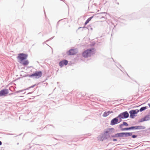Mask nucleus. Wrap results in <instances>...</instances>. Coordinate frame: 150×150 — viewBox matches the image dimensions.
<instances>
[{"label":"nucleus","instance_id":"nucleus-1","mask_svg":"<svg viewBox=\"0 0 150 150\" xmlns=\"http://www.w3.org/2000/svg\"><path fill=\"white\" fill-rule=\"evenodd\" d=\"M28 55L24 53H20L18 54L17 58L20 61V63L23 65H27L29 62L28 60H24L26 59Z\"/></svg>","mask_w":150,"mask_h":150},{"label":"nucleus","instance_id":"nucleus-2","mask_svg":"<svg viewBox=\"0 0 150 150\" xmlns=\"http://www.w3.org/2000/svg\"><path fill=\"white\" fill-rule=\"evenodd\" d=\"M95 49L94 48L88 49L83 52L82 55L84 57H88L91 56L92 54H95Z\"/></svg>","mask_w":150,"mask_h":150},{"label":"nucleus","instance_id":"nucleus-3","mask_svg":"<svg viewBox=\"0 0 150 150\" xmlns=\"http://www.w3.org/2000/svg\"><path fill=\"white\" fill-rule=\"evenodd\" d=\"M42 72L41 71H36L33 74L30 75V77H34L35 79H39L42 76Z\"/></svg>","mask_w":150,"mask_h":150},{"label":"nucleus","instance_id":"nucleus-4","mask_svg":"<svg viewBox=\"0 0 150 150\" xmlns=\"http://www.w3.org/2000/svg\"><path fill=\"white\" fill-rule=\"evenodd\" d=\"M128 116V113L127 112H125L120 114L117 118L120 117V119H123L127 118Z\"/></svg>","mask_w":150,"mask_h":150},{"label":"nucleus","instance_id":"nucleus-5","mask_svg":"<svg viewBox=\"0 0 150 150\" xmlns=\"http://www.w3.org/2000/svg\"><path fill=\"white\" fill-rule=\"evenodd\" d=\"M77 52V50L76 49H72L70 50L67 52V54L68 55H73L76 54Z\"/></svg>","mask_w":150,"mask_h":150},{"label":"nucleus","instance_id":"nucleus-6","mask_svg":"<svg viewBox=\"0 0 150 150\" xmlns=\"http://www.w3.org/2000/svg\"><path fill=\"white\" fill-rule=\"evenodd\" d=\"M8 93V90L7 89H4L1 90L0 91V96H5Z\"/></svg>","mask_w":150,"mask_h":150},{"label":"nucleus","instance_id":"nucleus-7","mask_svg":"<svg viewBox=\"0 0 150 150\" xmlns=\"http://www.w3.org/2000/svg\"><path fill=\"white\" fill-rule=\"evenodd\" d=\"M68 61L67 60H63L61 61L59 63V65L61 67H62L64 65H66L68 64Z\"/></svg>","mask_w":150,"mask_h":150},{"label":"nucleus","instance_id":"nucleus-8","mask_svg":"<svg viewBox=\"0 0 150 150\" xmlns=\"http://www.w3.org/2000/svg\"><path fill=\"white\" fill-rule=\"evenodd\" d=\"M118 120L117 118L113 119L111 121L110 124L112 125H114L118 123Z\"/></svg>","mask_w":150,"mask_h":150},{"label":"nucleus","instance_id":"nucleus-9","mask_svg":"<svg viewBox=\"0 0 150 150\" xmlns=\"http://www.w3.org/2000/svg\"><path fill=\"white\" fill-rule=\"evenodd\" d=\"M123 132L118 133L115 134L114 136H112L113 137H123Z\"/></svg>","mask_w":150,"mask_h":150},{"label":"nucleus","instance_id":"nucleus-10","mask_svg":"<svg viewBox=\"0 0 150 150\" xmlns=\"http://www.w3.org/2000/svg\"><path fill=\"white\" fill-rule=\"evenodd\" d=\"M150 120V118L149 115L146 116L144 117L141 119L140 122H142L144 121L149 120Z\"/></svg>","mask_w":150,"mask_h":150},{"label":"nucleus","instance_id":"nucleus-11","mask_svg":"<svg viewBox=\"0 0 150 150\" xmlns=\"http://www.w3.org/2000/svg\"><path fill=\"white\" fill-rule=\"evenodd\" d=\"M114 130V129L113 128H108L104 132V134H107V133H109V134H110L112 133L111 130Z\"/></svg>","mask_w":150,"mask_h":150},{"label":"nucleus","instance_id":"nucleus-12","mask_svg":"<svg viewBox=\"0 0 150 150\" xmlns=\"http://www.w3.org/2000/svg\"><path fill=\"white\" fill-rule=\"evenodd\" d=\"M113 113V112L112 111H108L107 112H105L103 114V116L105 117L109 115L110 113Z\"/></svg>","mask_w":150,"mask_h":150},{"label":"nucleus","instance_id":"nucleus-13","mask_svg":"<svg viewBox=\"0 0 150 150\" xmlns=\"http://www.w3.org/2000/svg\"><path fill=\"white\" fill-rule=\"evenodd\" d=\"M131 129H143V127L142 126H136L135 127H131Z\"/></svg>","mask_w":150,"mask_h":150},{"label":"nucleus","instance_id":"nucleus-14","mask_svg":"<svg viewBox=\"0 0 150 150\" xmlns=\"http://www.w3.org/2000/svg\"><path fill=\"white\" fill-rule=\"evenodd\" d=\"M132 135V133L131 132H123V136L125 137H128L131 136Z\"/></svg>","mask_w":150,"mask_h":150},{"label":"nucleus","instance_id":"nucleus-15","mask_svg":"<svg viewBox=\"0 0 150 150\" xmlns=\"http://www.w3.org/2000/svg\"><path fill=\"white\" fill-rule=\"evenodd\" d=\"M139 110H138L137 111V112L135 110H132L130 111L129 113H131L132 114L134 115H135V114L139 112Z\"/></svg>","mask_w":150,"mask_h":150},{"label":"nucleus","instance_id":"nucleus-16","mask_svg":"<svg viewBox=\"0 0 150 150\" xmlns=\"http://www.w3.org/2000/svg\"><path fill=\"white\" fill-rule=\"evenodd\" d=\"M93 16L92 17H91L89 18L86 21L85 24V25H86L89 22V21H90L91 19L93 18Z\"/></svg>","mask_w":150,"mask_h":150},{"label":"nucleus","instance_id":"nucleus-17","mask_svg":"<svg viewBox=\"0 0 150 150\" xmlns=\"http://www.w3.org/2000/svg\"><path fill=\"white\" fill-rule=\"evenodd\" d=\"M123 125H125L126 126H128V124L125 122H123V123L122 124H121V125H120V128H121L122 126Z\"/></svg>","mask_w":150,"mask_h":150},{"label":"nucleus","instance_id":"nucleus-18","mask_svg":"<svg viewBox=\"0 0 150 150\" xmlns=\"http://www.w3.org/2000/svg\"><path fill=\"white\" fill-rule=\"evenodd\" d=\"M147 108V107L146 106V107H142V108H141L139 110L140 112H142L145 110H146V109Z\"/></svg>","mask_w":150,"mask_h":150},{"label":"nucleus","instance_id":"nucleus-19","mask_svg":"<svg viewBox=\"0 0 150 150\" xmlns=\"http://www.w3.org/2000/svg\"><path fill=\"white\" fill-rule=\"evenodd\" d=\"M129 129H131V127H128V128H123L121 129V130H127Z\"/></svg>","mask_w":150,"mask_h":150},{"label":"nucleus","instance_id":"nucleus-20","mask_svg":"<svg viewBox=\"0 0 150 150\" xmlns=\"http://www.w3.org/2000/svg\"><path fill=\"white\" fill-rule=\"evenodd\" d=\"M130 114V117L132 118H134L135 115H134L132 114L131 113Z\"/></svg>","mask_w":150,"mask_h":150},{"label":"nucleus","instance_id":"nucleus-21","mask_svg":"<svg viewBox=\"0 0 150 150\" xmlns=\"http://www.w3.org/2000/svg\"><path fill=\"white\" fill-rule=\"evenodd\" d=\"M137 137V136L136 135H133L132 136V137L133 138H136Z\"/></svg>","mask_w":150,"mask_h":150},{"label":"nucleus","instance_id":"nucleus-22","mask_svg":"<svg viewBox=\"0 0 150 150\" xmlns=\"http://www.w3.org/2000/svg\"><path fill=\"white\" fill-rule=\"evenodd\" d=\"M113 141H117V140L116 139H113Z\"/></svg>","mask_w":150,"mask_h":150},{"label":"nucleus","instance_id":"nucleus-23","mask_svg":"<svg viewBox=\"0 0 150 150\" xmlns=\"http://www.w3.org/2000/svg\"><path fill=\"white\" fill-rule=\"evenodd\" d=\"M2 144V142L1 141H0V145H1Z\"/></svg>","mask_w":150,"mask_h":150},{"label":"nucleus","instance_id":"nucleus-24","mask_svg":"<svg viewBox=\"0 0 150 150\" xmlns=\"http://www.w3.org/2000/svg\"><path fill=\"white\" fill-rule=\"evenodd\" d=\"M33 86H33L32 87H33Z\"/></svg>","mask_w":150,"mask_h":150}]
</instances>
